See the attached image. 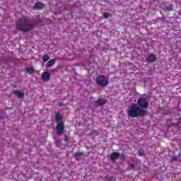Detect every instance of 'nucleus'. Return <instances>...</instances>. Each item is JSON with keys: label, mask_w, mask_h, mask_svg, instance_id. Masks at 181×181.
Here are the masks:
<instances>
[{"label": "nucleus", "mask_w": 181, "mask_h": 181, "mask_svg": "<svg viewBox=\"0 0 181 181\" xmlns=\"http://www.w3.org/2000/svg\"><path fill=\"white\" fill-rule=\"evenodd\" d=\"M63 119V117L62 115H60L59 112H57L55 115V119L57 121V124H59V122H63L62 119Z\"/></svg>", "instance_id": "obj_9"}, {"label": "nucleus", "mask_w": 181, "mask_h": 181, "mask_svg": "<svg viewBox=\"0 0 181 181\" xmlns=\"http://www.w3.org/2000/svg\"><path fill=\"white\" fill-rule=\"evenodd\" d=\"M149 105V102L145 98H140L137 100V104H133L129 107L128 115L132 118H138V117H145L148 115L146 108Z\"/></svg>", "instance_id": "obj_1"}, {"label": "nucleus", "mask_w": 181, "mask_h": 181, "mask_svg": "<svg viewBox=\"0 0 181 181\" xmlns=\"http://www.w3.org/2000/svg\"><path fill=\"white\" fill-rule=\"evenodd\" d=\"M57 135H62L64 131V122H58L56 126Z\"/></svg>", "instance_id": "obj_4"}, {"label": "nucleus", "mask_w": 181, "mask_h": 181, "mask_svg": "<svg viewBox=\"0 0 181 181\" xmlns=\"http://www.w3.org/2000/svg\"><path fill=\"white\" fill-rule=\"evenodd\" d=\"M49 59H50V57H49L47 54H45L42 57V62L46 63V62H48Z\"/></svg>", "instance_id": "obj_14"}, {"label": "nucleus", "mask_w": 181, "mask_h": 181, "mask_svg": "<svg viewBox=\"0 0 181 181\" xmlns=\"http://www.w3.org/2000/svg\"><path fill=\"white\" fill-rule=\"evenodd\" d=\"M103 16L104 18H110V16H112V14L106 12L103 13Z\"/></svg>", "instance_id": "obj_16"}, {"label": "nucleus", "mask_w": 181, "mask_h": 181, "mask_svg": "<svg viewBox=\"0 0 181 181\" xmlns=\"http://www.w3.org/2000/svg\"><path fill=\"white\" fill-rule=\"evenodd\" d=\"M81 156H83L82 153H76L74 154V158H76V159H78Z\"/></svg>", "instance_id": "obj_15"}, {"label": "nucleus", "mask_w": 181, "mask_h": 181, "mask_svg": "<svg viewBox=\"0 0 181 181\" xmlns=\"http://www.w3.org/2000/svg\"><path fill=\"white\" fill-rule=\"evenodd\" d=\"M156 55L153 54H148L146 57V61L148 62L149 63H153V62H156Z\"/></svg>", "instance_id": "obj_6"}, {"label": "nucleus", "mask_w": 181, "mask_h": 181, "mask_svg": "<svg viewBox=\"0 0 181 181\" xmlns=\"http://www.w3.org/2000/svg\"><path fill=\"white\" fill-rule=\"evenodd\" d=\"M96 83L101 87H107L108 86V78L105 76L100 75L96 78Z\"/></svg>", "instance_id": "obj_3"}, {"label": "nucleus", "mask_w": 181, "mask_h": 181, "mask_svg": "<svg viewBox=\"0 0 181 181\" xmlns=\"http://www.w3.org/2000/svg\"><path fill=\"white\" fill-rule=\"evenodd\" d=\"M13 93L15 95H16V97H18V98H23V97H25V93L20 90H15Z\"/></svg>", "instance_id": "obj_8"}, {"label": "nucleus", "mask_w": 181, "mask_h": 181, "mask_svg": "<svg viewBox=\"0 0 181 181\" xmlns=\"http://www.w3.org/2000/svg\"><path fill=\"white\" fill-rule=\"evenodd\" d=\"M43 8V4L40 2L35 3V5L34 6L35 9H42Z\"/></svg>", "instance_id": "obj_12"}, {"label": "nucleus", "mask_w": 181, "mask_h": 181, "mask_svg": "<svg viewBox=\"0 0 181 181\" xmlns=\"http://www.w3.org/2000/svg\"><path fill=\"white\" fill-rule=\"evenodd\" d=\"M26 72L28 74H33L35 73V69L33 67H28L26 68Z\"/></svg>", "instance_id": "obj_13"}, {"label": "nucleus", "mask_w": 181, "mask_h": 181, "mask_svg": "<svg viewBox=\"0 0 181 181\" xmlns=\"http://www.w3.org/2000/svg\"><path fill=\"white\" fill-rule=\"evenodd\" d=\"M54 63H56V59H50L45 65V67L48 68V67H52V66H53L54 64Z\"/></svg>", "instance_id": "obj_11"}, {"label": "nucleus", "mask_w": 181, "mask_h": 181, "mask_svg": "<svg viewBox=\"0 0 181 181\" xmlns=\"http://www.w3.org/2000/svg\"><path fill=\"white\" fill-rule=\"evenodd\" d=\"M34 26L33 23L28 21L26 18H21L16 24V28L22 32H29L33 29Z\"/></svg>", "instance_id": "obj_2"}, {"label": "nucleus", "mask_w": 181, "mask_h": 181, "mask_svg": "<svg viewBox=\"0 0 181 181\" xmlns=\"http://www.w3.org/2000/svg\"><path fill=\"white\" fill-rule=\"evenodd\" d=\"M50 74L47 71L42 72L41 75V78L42 81H49L50 80Z\"/></svg>", "instance_id": "obj_5"}, {"label": "nucleus", "mask_w": 181, "mask_h": 181, "mask_svg": "<svg viewBox=\"0 0 181 181\" xmlns=\"http://www.w3.org/2000/svg\"><path fill=\"white\" fill-rule=\"evenodd\" d=\"M119 153H117V152L112 153L110 155L111 160H115V159H117V158H119Z\"/></svg>", "instance_id": "obj_10"}, {"label": "nucleus", "mask_w": 181, "mask_h": 181, "mask_svg": "<svg viewBox=\"0 0 181 181\" xmlns=\"http://www.w3.org/2000/svg\"><path fill=\"white\" fill-rule=\"evenodd\" d=\"M105 103H107V100L103 98H99L95 102V104L99 107H101V105H104Z\"/></svg>", "instance_id": "obj_7"}]
</instances>
